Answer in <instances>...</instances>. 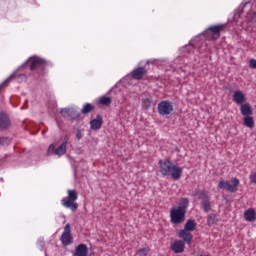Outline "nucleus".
I'll list each match as a JSON object with an SVG mask.
<instances>
[{
	"label": "nucleus",
	"instance_id": "nucleus-1",
	"mask_svg": "<svg viewBox=\"0 0 256 256\" xmlns=\"http://www.w3.org/2000/svg\"><path fill=\"white\" fill-rule=\"evenodd\" d=\"M158 166L162 177L171 176L174 181H179L183 175V168L174 165L169 159L159 160Z\"/></svg>",
	"mask_w": 256,
	"mask_h": 256
},
{
	"label": "nucleus",
	"instance_id": "nucleus-2",
	"mask_svg": "<svg viewBox=\"0 0 256 256\" xmlns=\"http://www.w3.org/2000/svg\"><path fill=\"white\" fill-rule=\"evenodd\" d=\"M68 197L62 199L61 203L63 207H66V209H70L72 213H75L77 209H79V204L75 201L79 199V193H77V190H68Z\"/></svg>",
	"mask_w": 256,
	"mask_h": 256
},
{
	"label": "nucleus",
	"instance_id": "nucleus-3",
	"mask_svg": "<svg viewBox=\"0 0 256 256\" xmlns=\"http://www.w3.org/2000/svg\"><path fill=\"white\" fill-rule=\"evenodd\" d=\"M226 24H218V25H214V26H210L208 27L206 30H204L201 35H203V37H205V39H209V36H211L212 41H217V39H219V37H221V32L223 31V29H225Z\"/></svg>",
	"mask_w": 256,
	"mask_h": 256
},
{
	"label": "nucleus",
	"instance_id": "nucleus-4",
	"mask_svg": "<svg viewBox=\"0 0 256 256\" xmlns=\"http://www.w3.org/2000/svg\"><path fill=\"white\" fill-rule=\"evenodd\" d=\"M187 212L183 210L173 207L170 210V221L173 225H181V223H185V215Z\"/></svg>",
	"mask_w": 256,
	"mask_h": 256
},
{
	"label": "nucleus",
	"instance_id": "nucleus-5",
	"mask_svg": "<svg viewBox=\"0 0 256 256\" xmlns=\"http://www.w3.org/2000/svg\"><path fill=\"white\" fill-rule=\"evenodd\" d=\"M60 114L64 119H70V121H81L83 119L81 112H78L75 108H62Z\"/></svg>",
	"mask_w": 256,
	"mask_h": 256
},
{
	"label": "nucleus",
	"instance_id": "nucleus-6",
	"mask_svg": "<svg viewBox=\"0 0 256 256\" xmlns=\"http://www.w3.org/2000/svg\"><path fill=\"white\" fill-rule=\"evenodd\" d=\"M218 187L219 189H226V191L229 193H237V189L239 188V180L237 178H233L230 182L220 180Z\"/></svg>",
	"mask_w": 256,
	"mask_h": 256
},
{
	"label": "nucleus",
	"instance_id": "nucleus-7",
	"mask_svg": "<svg viewBox=\"0 0 256 256\" xmlns=\"http://www.w3.org/2000/svg\"><path fill=\"white\" fill-rule=\"evenodd\" d=\"M27 63H31L30 64V71H35L37 69V67H45V65H47V60L43 59V58H39L37 56L34 57H30L23 65L22 67H25V65H27Z\"/></svg>",
	"mask_w": 256,
	"mask_h": 256
},
{
	"label": "nucleus",
	"instance_id": "nucleus-8",
	"mask_svg": "<svg viewBox=\"0 0 256 256\" xmlns=\"http://www.w3.org/2000/svg\"><path fill=\"white\" fill-rule=\"evenodd\" d=\"M158 113L162 115V117H164V115H171V113H173V102L169 100L161 101L158 104Z\"/></svg>",
	"mask_w": 256,
	"mask_h": 256
},
{
	"label": "nucleus",
	"instance_id": "nucleus-9",
	"mask_svg": "<svg viewBox=\"0 0 256 256\" xmlns=\"http://www.w3.org/2000/svg\"><path fill=\"white\" fill-rule=\"evenodd\" d=\"M60 241L64 247H67L68 245H72L73 236L71 235V224L65 225L64 232L60 237Z\"/></svg>",
	"mask_w": 256,
	"mask_h": 256
},
{
	"label": "nucleus",
	"instance_id": "nucleus-10",
	"mask_svg": "<svg viewBox=\"0 0 256 256\" xmlns=\"http://www.w3.org/2000/svg\"><path fill=\"white\" fill-rule=\"evenodd\" d=\"M11 129V118L5 111H0V131Z\"/></svg>",
	"mask_w": 256,
	"mask_h": 256
},
{
	"label": "nucleus",
	"instance_id": "nucleus-11",
	"mask_svg": "<svg viewBox=\"0 0 256 256\" xmlns=\"http://www.w3.org/2000/svg\"><path fill=\"white\" fill-rule=\"evenodd\" d=\"M145 75H147V69H145V67L135 68L131 72L132 79H135L136 81H141V79H143V77H145Z\"/></svg>",
	"mask_w": 256,
	"mask_h": 256
},
{
	"label": "nucleus",
	"instance_id": "nucleus-12",
	"mask_svg": "<svg viewBox=\"0 0 256 256\" xmlns=\"http://www.w3.org/2000/svg\"><path fill=\"white\" fill-rule=\"evenodd\" d=\"M101 127H103V116L98 114L95 119L90 121V129H92V131H99Z\"/></svg>",
	"mask_w": 256,
	"mask_h": 256
},
{
	"label": "nucleus",
	"instance_id": "nucleus-13",
	"mask_svg": "<svg viewBox=\"0 0 256 256\" xmlns=\"http://www.w3.org/2000/svg\"><path fill=\"white\" fill-rule=\"evenodd\" d=\"M178 237L179 239H183V243H186L187 245H191V241H193V234L187 230H180Z\"/></svg>",
	"mask_w": 256,
	"mask_h": 256
},
{
	"label": "nucleus",
	"instance_id": "nucleus-14",
	"mask_svg": "<svg viewBox=\"0 0 256 256\" xmlns=\"http://www.w3.org/2000/svg\"><path fill=\"white\" fill-rule=\"evenodd\" d=\"M89 253V249L85 244H79L76 246L75 251L73 252V256H87Z\"/></svg>",
	"mask_w": 256,
	"mask_h": 256
},
{
	"label": "nucleus",
	"instance_id": "nucleus-15",
	"mask_svg": "<svg viewBox=\"0 0 256 256\" xmlns=\"http://www.w3.org/2000/svg\"><path fill=\"white\" fill-rule=\"evenodd\" d=\"M233 101L234 103H236L237 105H242L245 103L246 98H245V94H243L242 91H235L233 94Z\"/></svg>",
	"mask_w": 256,
	"mask_h": 256
},
{
	"label": "nucleus",
	"instance_id": "nucleus-16",
	"mask_svg": "<svg viewBox=\"0 0 256 256\" xmlns=\"http://www.w3.org/2000/svg\"><path fill=\"white\" fill-rule=\"evenodd\" d=\"M240 111H241V115H243V117H249V116L253 115V108L251 107V104H249V103L241 104Z\"/></svg>",
	"mask_w": 256,
	"mask_h": 256
},
{
	"label": "nucleus",
	"instance_id": "nucleus-17",
	"mask_svg": "<svg viewBox=\"0 0 256 256\" xmlns=\"http://www.w3.org/2000/svg\"><path fill=\"white\" fill-rule=\"evenodd\" d=\"M171 249H172L175 253H183V251H185V242H183V240L175 241V242L171 245Z\"/></svg>",
	"mask_w": 256,
	"mask_h": 256
},
{
	"label": "nucleus",
	"instance_id": "nucleus-18",
	"mask_svg": "<svg viewBox=\"0 0 256 256\" xmlns=\"http://www.w3.org/2000/svg\"><path fill=\"white\" fill-rule=\"evenodd\" d=\"M244 219L246 221H249L250 223H253V221H256V216H255V209L250 208L244 212Z\"/></svg>",
	"mask_w": 256,
	"mask_h": 256
},
{
	"label": "nucleus",
	"instance_id": "nucleus-19",
	"mask_svg": "<svg viewBox=\"0 0 256 256\" xmlns=\"http://www.w3.org/2000/svg\"><path fill=\"white\" fill-rule=\"evenodd\" d=\"M195 229H197V222H195V220H193V219H189L185 223L184 229H182V230L191 232V231H195Z\"/></svg>",
	"mask_w": 256,
	"mask_h": 256
},
{
	"label": "nucleus",
	"instance_id": "nucleus-20",
	"mask_svg": "<svg viewBox=\"0 0 256 256\" xmlns=\"http://www.w3.org/2000/svg\"><path fill=\"white\" fill-rule=\"evenodd\" d=\"M195 195H197L198 199H201V201L211 199V196H209V192L206 190H196Z\"/></svg>",
	"mask_w": 256,
	"mask_h": 256
},
{
	"label": "nucleus",
	"instance_id": "nucleus-21",
	"mask_svg": "<svg viewBox=\"0 0 256 256\" xmlns=\"http://www.w3.org/2000/svg\"><path fill=\"white\" fill-rule=\"evenodd\" d=\"M195 195H197L198 199H201V201L211 199V196H209V192L206 190H196Z\"/></svg>",
	"mask_w": 256,
	"mask_h": 256
},
{
	"label": "nucleus",
	"instance_id": "nucleus-22",
	"mask_svg": "<svg viewBox=\"0 0 256 256\" xmlns=\"http://www.w3.org/2000/svg\"><path fill=\"white\" fill-rule=\"evenodd\" d=\"M189 207V199L187 198H181L180 202L178 204L177 209H180L181 211H184V213H187V208Z\"/></svg>",
	"mask_w": 256,
	"mask_h": 256
},
{
	"label": "nucleus",
	"instance_id": "nucleus-23",
	"mask_svg": "<svg viewBox=\"0 0 256 256\" xmlns=\"http://www.w3.org/2000/svg\"><path fill=\"white\" fill-rule=\"evenodd\" d=\"M219 223V218H217L216 214H209L207 217V225L208 227H213V225H217Z\"/></svg>",
	"mask_w": 256,
	"mask_h": 256
},
{
	"label": "nucleus",
	"instance_id": "nucleus-24",
	"mask_svg": "<svg viewBox=\"0 0 256 256\" xmlns=\"http://www.w3.org/2000/svg\"><path fill=\"white\" fill-rule=\"evenodd\" d=\"M193 51H195V45L192 44L191 42L187 45H185L184 47H182V53L184 55H191V53H193Z\"/></svg>",
	"mask_w": 256,
	"mask_h": 256
},
{
	"label": "nucleus",
	"instance_id": "nucleus-25",
	"mask_svg": "<svg viewBox=\"0 0 256 256\" xmlns=\"http://www.w3.org/2000/svg\"><path fill=\"white\" fill-rule=\"evenodd\" d=\"M244 125L245 127H248V129H253V127H255V120L252 116H245Z\"/></svg>",
	"mask_w": 256,
	"mask_h": 256
},
{
	"label": "nucleus",
	"instance_id": "nucleus-26",
	"mask_svg": "<svg viewBox=\"0 0 256 256\" xmlns=\"http://www.w3.org/2000/svg\"><path fill=\"white\" fill-rule=\"evenodd\" d=\"M100 105H103L104 107H109L111 103H113V99L111 97L102 96L99 99Z\"/></svg>",
	"mask_w": 256,
	"mask_h": 256
},
{
	"label": "nucleus",
	"instance_id": "nucleus-27",
	"mask_svg": "<svg viewBox=\"0 0 256 256\" xmlns=\"http://www.w3.org/2000/svg\"><path fill=\"white\" fill-rule=\"evenodd\" d=\"M95 109V106L91 103L84 104L83 108L81 109V113L83 115H88V113H91Z\"/></svg>",
	"mask_w": 256,
	"mask_h": 256
},
{
	"label": "nucleus",
	"instance_id": "nucleus-28",
	"mask_svg": "<svg viewBox=\"0 0 256 256\" xmlns=\"http://www.w3.org/2000/svg\"><path fill=\"white\" fill-rule=\"evenodd\" d=\"M65 153H67V146L65 145V143H62L56 148L55 155H58V157H62V155H65Z\"/></svg>",
	"mask_w": 256,
	"mask_h": 256
},
{
	"label": "nucleus",
	"instance_id": "nucleus-29",
	"mask_svg": "<svg viewBox=\"0 0 256 256\" xmlns=\"http://www.w3.org/2000/svg\"><path fill=\"white\" fill-rule=\"evenodd\" d=\"M201 205L204 213H209V211H211V199L202 200Z\"/></svg>",
	"mask_w": 256,
	"mask_h": 256
},
{
	"label": "nucleus",
	"instance_id": "nucleus-30",
	"mask_svg": "<svg viewBox=\"0 0 256 256\" xmlns=\"http://www.w3.org/2000/svg\"><path fill=\"white\" fill-rule=\"evenodd\" d=\"M142 107H143V109H145L147 111V109H149V107H151V99L143 98L142 99Z\"/></svg>",
	"mask_w": 256,
	"mask_h": 256
},
{
	"label": "nucleus",
	"instance_id": "nucleus-31",
	"mask_svg": "<svg viewBox=\"0 0 256 256\" xmlns=\"http://www.w3.org/2000/svg\"><path fill=\"white\" fill-rule=\"evenodd\" d=\"M11 145L9 137H0V146Z\"/></svg>",
	"mask_w": 256,
	"mask_h": 256
},
{
	"label": "nucleus",
	"instance_id": "nucleus-32",
	"mask_svg": "<svg viewBox=\"0 0 256 256\" xmlns=\"http://www.w3.org/2000/svg\"><path fill=\"white\" fill-rule=\"evenodd\" d=\"M139 256H147L149 254V248H141L136 252Z\"/></svg>",
	"mask_w": 256,
	"mask_h": 256
},
{
	"label": "nucleus",
	"instance_id": "nucleus-33",
	"mask_svg": "<svg viewBox=\"0 0 256 256\" xmlns=\"http://www.w3.org/2000/svg\"><path fill=\"white\" fill-rule=\"evenodd\" d=\"M57 151V148H55V144H51L47 149V155H55V152Z\"/></svg>",
	"mask_w": 256,
	"mask_h": 256
},
{
	"label": "nucleus",
	"instance_id": "nucleus-34",
	"mask_svg": "<svg viewBox=\"0 0 256 256\" xmlns=\"http://www.w3.org/2000/svg\"><path fill=\"white\" fill-rule=\"evenodd\" d=\"M248 3L249 2L240 4V6L238 7L239 15H243V13H245V7H247Z\"/></svg>",
	"mask_w": 256,
	"mask_h": 256
},
{
	"label": "nucleus",
	"instance_id": "nucleus-35",
	"mask_svg": "<svg viewBox=\"0 0 256 256\" xmlns=\"http://www.w3.org/2000/svg\"><path fill=\"white\" fill-rule=\"evenodd\" d=\"M11 79H15V74H11L3 83L2 85H5L7 87V85H9V81H11Z\"/></svg>",
	"mask_w": 256,
	"mask_h": 256
},
{
	"label": "nucleus",
	"instance_id": "nucleus-36",
	"mask_svg": "<svg viewBox=\"0 0 256 256\" xmlns=\"http://www.w3.org/2000/svg\"><path fill=\"white\" fill-rule=\"evenodd\" d=\"M249 67L251 69H256V60L255 59H250L249 61Z\"/></svg>",
	"mask_w": 256,
	"mask_h": 256
},
{
	"label": "nucleus",
	"instance_id": "nucleus-37",
	"mask_svg": "<svg viewBox=\"0 0 256 256\" xmlns=\"http://www.w3.org/2000/svg\"><path fill=\"white\" fill-rule=\"evenodd\" d=\"M250 181L256 185V172L250 175Z\"/></svg>",
	"mask_w": 256,
	"mask_h": 256
},
{
	"label": "nucleus",
	"instance_id": "nucleus-38",
	"mask_svg": "<svg viewBox=\"0 0 256 256\" xmlns=\"http://www.w3.org/2000/svg\"><path fill=\"white\" fill-rule=\"evenodd\" d=\"M76 139L78 140L83 139V133H81V130L76 131Z\"/></svg>",
	"mask_w": 256,
	"mask_h": 256
},
{
	"label": "nucleus",
	"instance_id": "nucleus-39",
	"mask_svg": "<svg viewBox=\"0 0 256 256\" xmlns=\"http://www.w3.org/2000/svg\"><path fill=\"white\" fill-rule=\"evenodd\" d=\"M224 89H226L227 91H229V93H232V89H233V87L230 85V84H228V85H226L225 87H224Z\"/></svg>",
	"mask_w": 256,
	"mask_h": 256
},
{
	"label": "nucleus",
	"instance_id": "nucleus-40",
	"mask_svg": "<svg viewBox=\"0 0 256 256\" xmlns=\"http://www.w3.org/2000/svg\"><path fill=\"white\" fill-rule=\"evenodd\" d=\"M62 143H65V145L67 146V143H69V135H65L64 136V141Z\"/></svg>",
	"mask_w": 256,
	"mask_h": 256
},
{
	"label": "nucleus",
	"instance_id": "nucleus-41",
	"mask_svg": "<svg viewBox=\"0 0 256 256\" xmlns=\"http://www.w3.org/2000/svg\"><path fill=\"white\" fill-rule=\"evenodd\" d=\"M22 77H25V74H22Z\"/></svg>",
	"mask_w": 256,
	"mask_h": 256
}]
</instances>
